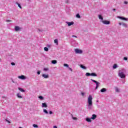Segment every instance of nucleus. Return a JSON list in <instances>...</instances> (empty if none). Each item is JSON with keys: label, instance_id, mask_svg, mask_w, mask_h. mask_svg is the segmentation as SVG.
<instances>
[{"label": "nucleus", "instance_id": "f257e3e1", "mask_svg": "<svg viewBox=\"0 0 128 128\" xmlns=\"http://www.w3.org/2000/svg\"><path fill=\"white\" fill-rule=\"evenodd\" d=\"M87 109L90 110L92 108V95H89L88 97Z\"/></svg>", "mask_w": 128, "mask_h": 128}, {"label": "nucleus", "instance_id": "f03ea898", "mask_svg": "<svg viewBox=\"0 0 128 128\" xmlns=\"http://www.w3.org/2000/svg\"><path fill=\"white\" fill-rule=\"evenodd\" d=\"M126 69H121L118 70V76L120 78H126Z\"/></svg>", "mask_w": 128, "mask_h": 128}, {"label": "nucleus", "instance_id": "7ed1b4c3", "mask_svg": "<svg viewBox=\"0 0 128 128\" xmlns=\"http://www.w3.org/2000/svg\"><path fill=\"white\" fill-rule=\"evenodd\" d=\"M91 80H92V82H94L96 84V87L95 88V90H98V86H100V82H98L96 80H92V79H91Z\"/></svg>", "mask_w": 128, "mask_h": 128}, {"label": "nucleus", "instance_id": "20e7f679", "mask_svg": "<svg viewBox=\"0 0 128 128\" xmlns=\"http://www.w3.org/2000/svg\"><path fill=\"white\" fill-rule=\"evenodd\" d=\"M118 18H120V20H126V22L128 21V18H126L124 16H118Z\"/></svg>", "mask_w": 128, "mask_h": 128}, {"label": "nucleus", "instance_id": "39448f33", "mask_svg": "<svg viewBox=\"0 0 128 128\" xmlns=\"http://www.w3.org/2000/svg\"><path fill=\"white\" fill-rule=\"evenodd\" d=\"M76 54H82V50L79 49H75Z\"/></svg>", "mask_w": 128, "mask_h": 128}, {"label": "nucleus", "instance_id": "423d86ee", "mask_svg": "<svg viewBox=\"0 0 128 128\" xmlns=\"http://www.w3.org/2000/svg\"><path fill=\"white\" fill-rule=\"evenodd\" d=\"M102 22L104 23V24H110V21H108L106 20H102Z\"/></svg>", "mask_w": 128, "mask_h": 128}, {"label": "nucleus", "instance_id": "0eeeda50", "mask_svg": "<svg viewBox=\"0 0 128 128\" xmlns=\"http://www.w3.org/2000/svg\"><path fill=\"white\" fill-rule=\"evenodd\" d=\"M66 22L68 25V26H72V24H74V22Z\"/></svg>", "mask_w": 128, "mask_h": 128}, {"label": "nucleus", "instance_id": "6e6552de", "mask_svg": "<svg viewBox=\"0 0 128 128\" xmlns=\"http://www.w3.org/2000/svg\"><path fill=\"white\" fill-rule=\"evenodd\" d=\"M18 78H20V80H26V76L22 75L20 76H18Z\"/></svg>", "mask_w": 128, "mask_h": 128}, {"label": "nucleus", "instance_id": "1a4fd4ad", "mask_svg": "<svg viewBox=\"0 0 128 128\" xmlns=\"http://www.w3.org/2000/svg\"><path fill=\"white\" fill-rule=\"evenodd\" d=\"M15 32H18L20 30H21L20 28L18 26H16L14 27Z\"/></svg>", "mask_w": 128, "mask_h": 128}, {"label": "nucleus", "instance_id": "9d476101", "mask_svg": "<svg viewBox=\"0 0 128 128\" xmlns=\"http://www.w3.org/2000/svg\"><path fill=\"white\" fill-rule=\"evenodd\" d=\"M42 78H48L49 76L48 74H43L42 75Z\"/></svg>", "mask_w": 128, "mask_h": 128}, {"label": "nucleus", "instance_id": "9b49d317", "mask_svg": "<svg viewBox=\"0 0 128 128\" xmlns=\"http://www.w3.org/2000/svg\"><path fill=\"white\" fill-rule=\"evenodd\" d=\"M86 122H92V118H86Z\"/></svg>", "mask_w": 128, "mask_h": 128}, {"label": "nucleus", "instance_id": "f8f14e48", "mask_svg": "<svg viewBox=\"0 0 128 128\" xmlns=\"http://www.w3.org/2000/svg\"><path fill=\"white\" fill-rule=\"evenodd\" d=\"M90 118L91 120H96V115L93 114L92 115V117Z\"/></svg>", "mask_w": 128, "mask_h": 128}, {"label": "nucleus", "instance_id": "ddd939ff", "mask_svg": "<svg viewBox=\"0 0 128 128\" xmlns=\"http://www.w3.org/2000/svg\"><path fill=\"white\" fill-rule=\"evenodd\" d=\"M42 108H48V105L46 104V102L42 103Z\"/></svg>", "mask_w": 128, "mask_h": 128}, {"label": "nucleus", "instance_id": "4468645a", "mask_svg": "<svg viewBox=\"0 0 128 128\" xmlns=\"http://www.w3.org/2000/svg\"><path fill=\"white\" fill-rule=\"evenodd\" d=\"M116 68H118V64H114V66H112V68H114V70H116Z\"/></svg>", "mask_w": 128, "mask_h": 128}, {"label": "nucleus", "instance_id": "2eb2a0df", "mask_svg": "<svg viewBox=\"0 0 128 128\" xmlns=\"http://www.w3.org/2000/svg\"><path fill=\"white\" fill-rule=\"evenodd\" d=\"M18 90H20V92H26L24 90L21 88H18Z\"/></svg>", "mask_w": 128, "mask_h": 128}, {"label": "nucleus", "instance_id": "dca6fc26", "mask_svg": "<svg viewBox=\"0 0 128 128\" xmlns=\"http://www.w3.org/2000/svg\"><path fill=\"white\" fill-rule=\"evenodd\" d=\"M16 96L18 98H22V96H20V93L17 94Z\"/></svg>", "mask_w": 128, "mask_h": 128}, {"label": "nucleus", "instance_id": "f3484780", "mask_svg": "<svg viewBox=\"0 0 128 128\" xmlns=\"http://www.w3.org/2000/svg\"><path fill=\"white\" fill-rule=\"evenodd\" d=\"M90 75L92 76H98V74H96L95 72L91 73Z\"/></svg>", "mask_w": 128, "mask_h": 128}, {"label": "nucleus", "instance_id": "a211bd4d", "mask_svg": "<svg viewBox=\"0 0 128 128\" xmlns=\"http://www.w3.org/2000/svg\"><path fill=\"white\" fill-rule=\"evenodd\" d=\"M106 92V88H103L100 90L101 92Z\"/></svg>", "mask_w": 128, "mask_h": 128}, {"label": "nucleus", "instance_id": "6ab92c4d", "mask_svg": "<svg viewBox=\"0 0 128 128\" xmlns=\"http://www.w3.org/2000/svg\"><path fill=\"white\" fill-rule=\"evenodd\" d=\"M80 66L82 68H83V70H86V67L82 64H80Z\"/></svg>", "mask_w": 128, "mask_h": 128}, {"label": "nucleus", "instance_id": "aec40b11", "mask_svg": "<svg viewBox=\"0 0 128 128\" xmlns=\"http://www.w3.org/2000/svg\"><path fill=\"white\" fill-rule=\"evenodd\" d=\"M58 63V61H56V60H52V64H56Z\"/></svg>", "mask_w": 128, "mask_h": 128}, {"label": "nucleus", "instance_id": "412c9836", "mask_svg": "<svg viewBox=\"0 0 128 128\" xmlns=\"http://www.w3.org/2000/svg\"><path fill=\"white\" fill-rule=\"evenodd\" d=\"M98 16L100 20H104V18L102 16V15H98Z\"/></svg>", "mask_w": 128, "mask_h": 128}, {"label": "nucleus", "instance_id": "4be33fe9", "mask_svg": "<svg viewBox=\"0 0 128 128\" xmlns=\"http://www.w3.org/2000/svg\"><path fill=\"white\" fill-rule=\"evenodd\" d=\"M122 25L123 26H124V28H128V24L124 23V22H122Z\"/></svg>", "mask_w": 128, "mask_h": 128}, {"label": "nucleus", "instance_id": "5701e85b", "mask_svg": "<svg viewBox=\"0 0 128 128\" xmlns=\"http://www.w3.org/2000/svg\"><path fill=\"white\" fill-rule=\"evenodd\" d=\"M43 112H44L46 114H48V110H46V109H44Z\"/></svg>", "mask_w": 128, "mask_h": 128}, {"label": "nucleus", "instance_id": "b1692460", "mask_svg": "<svg viewBox=\"0 0 128 128\" xmlns=\"http://www.w3.org/2000/svg\"><path fill=\"white\" fill-rule=\"evenodd\" d=\"M70 115H71L72 116V120H78V118H76V117H74L72 114H70Z\"/></svg>", "mask_w": 128, "mask_h": 128}, {"label": "nucleus", "instance_id": "393cba45", "mask_svg": "<svg viewBox=\"0 0 128 128\" xmlns=\"http://www.w3.org/2000/svg\"><path fill=\"white\" fill-rule=\"evenodd\" d=\"M54 44H58V39H55L54 40Z\"/></svg>", "mask_w": 128, "mask_h": 128}, {"label": "nucleus", "instance_id": "a878e982", "mask_svg": "<svg viewBox=\"0 0 128 128\" xmlns=\"http://www.w3.org/2000/svg\"><path fill=\"white\" fill-rule=\"evenodd\" d=\"M115 90L116 92H120V89L118 87H116Z\"/></svg>", "mask_w": 128, "mask_h": 128}, {"label": "nucleus", "instance_id": "bb28decb", "mask_svg": "<svg viewBox=\"0 0 128 128\" xmlns=\"http://www.w3.org/2000/svg\"><path fill=\"white\" fill-rule=\"evenodd\" d=\"M16 4H18V8H22V6H20V4H19L18 2H16Z\"/></svg>", "mask_w": 128, "mask_h": 128}, {"label": "nucleus", "instance_id": "cd10ccee", "mask_svg": "<svg viewBox=\"0 0 128 128\" xmlns=\"http://www.w3.org/2000/svg\"><path fill=\"white\" fill-rule=\"evenodd\" d=\"M76 18H80V15L79 14H76Z\"/></svg>", "mask_w": 128, "mask_h": 128}, {"label": "nucleus", "instance_id": "c85d7f7f", "mask_svg": "<svg viewBox=\"0 0 128 128\" xmlns=\"http://www.w3.org/2000/svg\"><path fill=\"white\" fill-rule=\"evenodd\" d=\"M86 76H91L90 73V72H86Z\"/></svg>", "mask_w": 128, "mask_h": 128}, {"label": "nucleus", "instance_id": "c756f323", "mask_svg": "<svg viewBox=\"0 0 128 128\" xmlns=\"http://www.w3.org/2000/svg\"><path fill=\"white\" fill-rule=\"evenodd\" d=\"M44 50H45V52H48V47H45L44 48Z\"/></svg>", "mask_w": 128, "mask_h": 128}, {"label": "nucleus", "instance_id": "7c9ffc66", "mask_svg": "<svg viewBox=\"0 0 128 128\" xmlns=\"http://www.w3.org/2000/svg\"><path fill=\"white\" fill-rule=\"evenodd\" d=\"M64 66H66V68H69L68 64H64Z\"/></svg>", "mask_w": 128, "mask_h": 128}, {"label": "nucleus", "instance_id": "2f4dec72", "mask_svg": "<svg viewBox=\"0 0 128 128\" xmlns=\"http://www.w3.org/2000/svg\"><path fill=\"white\" fill-rule=\"evenodd\" d=\"M38 98H40V100H44V97L42 96H38Z\"/></svg>", "mask_w": 128, "mask_h": 128}, {"label": "nucleus", "instance_id": "473e14b6", "mask_svg": "<svg viewBox=\"0 0 128 128\" xmlns=\"http://www.w3.org/2000/svg\"><path fill=\"white\" fill-rule=\"evenodd\" d=\"M33 126H34V128H38V125H36V124H34Z\"/></svg>", "mask_w": 128, "mask_h": 128}, {"label": "nucleus", "instance_id": "72a5a7b5", "mask_svg": "<svg viewBox=\"0 0 128 128\" xmlns=\"http://www.w3.org/2000/svg\"><path fill=\"white\" fill-rule=\"evenodd\" d=\"M44 72H48V68H44Z\"/></svg>", "mask_w": 128, "mask_h": 128}, {"label": "nucleus", "instance_id": "f704fd0d", "mask_svg": "<svg viewBox=\"0 0 128 128\" xmlns=\"http://www.w3.org/2000/svg\"><path fill=\"white\" fill-rule=\"evenodd\" d=\"M66 4H68L70 2V0H66L65 1Z\"/></svg>", "mask_w": 128, "mask_h": 128}, {"label": "nucleus", "instance_id": "c9c22d12", "mask_svg": "<svg viewBox=\"0 0 128 128\" xmlns=\"http://www.w3.org/2000/svg\"><path fill=\"white\" fill-rule=\"evenodd\" d=\"M11 64H12V66H16V63H15V62H12L11 63Z\"/></svg>", "mask_w": 128, "mask_h": 128}, {"label": "nucleus", "instance_id": "e433bc0d", "mask_svg": "<svg viewBox=\"0 0 128 128\" xmlns=\"http://www.w3.org/2000/svg\"><path fill=\"white\" fill-rule=\"evenodd\" d=\"M124 60H128V57H124Z\"/></svg>", "mask_w": 128, "mask_h": 128}, {"label": "nucleus", "instance_id": "4c0bfd02", "mask_svg": "<svg viewBox=\"0 0 128 128\" xmlns=\"http://www.w3.org/2000/svg\"><path fill=\"white\" fill-rule=\"evenodd\" d=\"M37 74H40V70L38 71L37 72Z\"/></svg>", "mask_w": 128, "mask_h": 128}, {"label": "nucleus", "instance_id": "58836bf2", "mask_svg": "<svg viewBox=\"0 0 128 128\" xmlns=\"http://www.w3.org/2000/svg\"><path fill=\"white\" fill-rule=\"evenodd\" d=\"M6 22H12V20H6Z\"/></svg>", "mask_w": 128, "mask_h": 128}, {"label": "nucleus", "instance_id": "ea45409f", "mask_svg": "<svg viewBox=\"0 0 128 128\" xmlns=\"http://www.w3.org/2000/svg\"><path fill=\"white\" fill-rule=\"evenodd\" d=\"M49 114H52L53 112L52 111H50Z\"/></svg>", "mask_w": 128, "mask_h": 128}, {"label": "nucleus", "instance_id": "a19ab883", "mask_svg": "<svg viewBox=\"0 0 128 128\" xmlns=\"http://www.w3.org/2000/svg\"><path fill=\"white\" fill-rule=\"evenodd\" d=\"M124 4H128V2H126V1H124Z\"/></svg>", "mask_w": 128, "mask_h": 128}, {"label": "nucleus", "instance_id": "79ce46f5", "mask_svg": "<svg viewBox=\"0 0 128 128\" xmlns=\"http://www.w3.org/2000/svg\"><path fill=\"white\" fill-rule=\"evenodd\" d=\"M6 122H8V124H10V121L8 120H6Z\"/></svg>", "mask_w": 128, "mask_h": 128}, {"label": "nucleus", "instance_id": "37998d69", "mask_svg": "<svg viewBox=\"0 0 128 128\" xmlns=\"http://www.w3.org/2000/svg\"><path fill=\"white\" fill-rule=\"evenodd\" d=\"M70 70L71 72H72V68H70V67H68Z\"/></svg>", "mask_w": 128, "mask_h": 128}, {"label": "nucleus", "instance_id": "c03bdc74", "mask_svg": "<svg viewBox=\"0 0 128 128\" xmlns=\"http://www.w3.org/2000/svg\"><path fill=\"white\" fill-rule=\"evenodd\" d=\"M72 38H78V36H74V35H72Z\"/></svg>", "mask_w": 128, "mask_h": 128}, {"label": "nucleus", "instance_id": "a18cd8bd", "mask_svg": "<svg viewBox=\"0 0 128 128\" xmlns=\"http://www.w3.org/2000/svg\"><path fill=\"white\" fill-rule=\"evenodd\" d=\"M81 94H82V96H84V93L82 92Z\"/></svg>", "mask_w": 128, "mask_h": 128}, {"label": "nucleus", "instance_id": "49530a36", "mask_svg": "<svg viewBox=\"0 0 128 128\" xmlns=\"http://www.w3.org/2000/svg\"><path fill=\"white\" fill-rule=\"evenodd\" d=\"M54 128H58V126H54Z\"/></svg>", "mask_w": 128, "mask_h": 128}, {"label": "nucleus", "instance_id": "de8ad7c7", "mask_svg": "<svg viewBox=\"0 0 128 128\" xmlns=\"http://www.w3.org/2000/svg\"><path fill=\"white\" fill-rule=\"evenodd\" d=\"M119 24H120V26H122V23L120 22V23H119Z\"/></svg>", "mask_w": 128, "mask_h": 128}, {"label": "nucleus", "instance_id": "09e8293b", "mask_svg": "<svg viewBox=\"0 0 128 128\" xmlns=\"http://www.w3.org/2000/svg\"><path fill=\"white\" fill-rule=\"evenodd\" d=\"M113 10H116V8H113Z\"/></svg>", "mask_w": 128, "mask_h": 128}, {"label": "nucleus", "instance_id": "8fccbe9b", "mask_svg": "<svg viewBox=\"0 0 128 128\" xmlns=\"http://www.w3.org/2000/svg\"><path fill=\"white\" fill-rule=\"evenodd\" d=\"M38 32H41L40 29H38Z\"/></svg>", "mask_w": 128, "mask_h": 128}, {"label": "nucleus", "instance_id": "3c124183", "mask_svg": "<svg viewBox=\"0 0 128 128\" xmlns=\"http://www.w3.org/2000/svg\"><path fill=\"white\" fill-rule=\"evenodd\" d=\"M48 46H50V45H48Z\"/></svg>", "mask_w": 128, "mask_h": 128}, {"label": "nucleus", "instance_id": "603ef678", "mask_svg": "<svg viewBox=\"0 0 128 128\" xmlns=\"http://www.w3.org/2000/svg\"><path fill=\"white\" fill-rule=\"evenodd\" d=\"M12 82H14V81L12 80Z\"/></svg>", "mask_w": 128, "mask_h": 128}]
</instances>
